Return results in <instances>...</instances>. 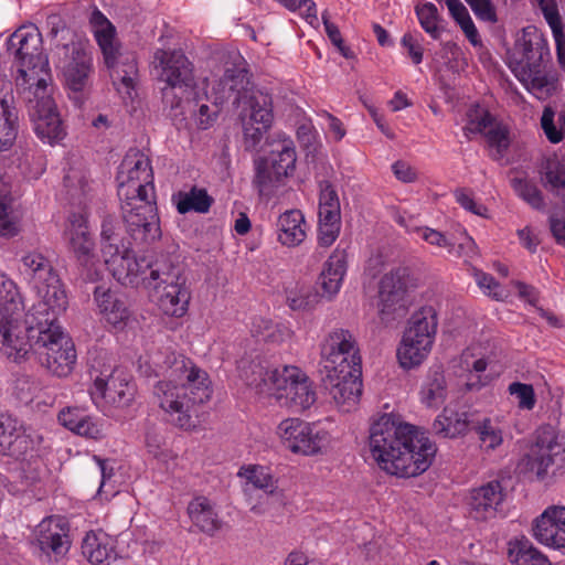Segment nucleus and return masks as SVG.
<instances>
[{"label": "nucleus", "instance_id": "obj_1", "mask_svg": "<svg viewBox=\"0 0 565 565\" xmlns=\"http://www.w3.org/2000/svg\"><path fill=\"white\" fill-rule=\"evenodd\" d=\"M58 316L24 313L17 285L0 275V351L9 359L20 362L34 352L53 375H70L77 354L73 340L57 324Z\"/></svg>", "mask_w": 565, "mask_h": 565}, {"label": "nucleus", "instance_id": "obj_2", "mask_svg": "<svg viewBox=\"0 0 565 565\" xmlns=\"http://www.w3.org/2000/svg\"><path fill=\"white\" fill-rule=\"evenodd\" d=\"M369 448L382 470L402 478L425 472L437 451L425 431L394 414H383L371 425Z\"/></svg>", "mask_w": 565, "mask_h": 565}, {"label": "nucleus", "instance_id": "obj_3", "mask_svg": "<svg viewBox=\"0 0 565 565\" xmlns=\"http://www.w3.org/2000/svg\"><path fill=\"white\" fill-rule=\"evenodd\" d=\"M153 363L159 367L156 375L164 377L153 386V396L167 420L184 430L194 428L198 406L212 396L207 373L174 352L167 353L162 363L159 356L153 359Z\"/></svg>", "mask_w": 565, "mask_h": 565}, {"label": "nucleus", "instance_id": "obj_4", "mask_svg": "<svg viewBox=\"0 0 565 565\" xmlns=\"http://www.w3.org/2000/svg\"><path fill=\"white\" fill-rule=\"evenodd\" d=\"M242 377L257 393L274 395L297 412L308 409L316 402L311 381L297 366L274 367L266 361H252Z\"/></svg>", "mask_w": 565, "mask_h": 565}, {"label": "nucleus", "instance_id": "obj_5", "mask_svg": "<svg viewBox=\"0 0 565 565\" xmlns=\"http://www.w3.org/2000/svg\"><path fill=\"white\" fill-rule=\"evenodd\" d=\"M550 60L546 38L535 26H527L514 44L509 67L527 92L539 99H546L557 87V78L545 71Z\"/></svg>", "mask_w": 565, "mask_h": 565}, {"label": "nucleus", "instance_id": "obj_6", "mask_svg": "<svg viewBox=\"0 0 565 565\" xmlns=\"http://www.w3.org/2000/svg\"><path fill=\"white\" fill-rule=\"evenodd\" d=\"M7 50L18 65L15 78L20 94L50 85L49 58L42 50V36L36 29L20 28L7 41Z\"/></svg>", "mask_w": 565, "mask_h": 565}, {"label": "nucleus", "instance_id": "obj_7", "mask_svg": "<svg viewBox=\"0 0 565 565\" xmlns=\"http://www.w3.org/2000/svg\"><path fill=\"white\" fill-rule=\"evenodd\" d=\"M21 263L23 274L40 298L28 313L36 317L63 313L67 308V296L51 257L41 250H32L22 256Z\"/></svg>", "mask_w": 565, "mask_h": 565}, {"label": "nucleus", "instance_id": "obj_8", "mask_svg": "<svg viewBox=\"0 0 565 565\" xmlns=\"http://www.w3.org/2000/svg\"><path fill=\"white\" fill-rule=\"evenodd\" d=\"M160 266L152 270L148 289L154 292L158 307L166 316L181 318L188 312L191 299L186 277L177 257Z\"/></svg>", "mask_w": 565, "mask_h": 565}, {"label": "nucleus", "instance_id": "obj_9", "mask_svg": "<svg viewBox=\"0 0 565 565\" xmlns=\"http://www.w3.org/2000/svg\"><path fill=\"white\" fill-rule=\"evenodd\" d=\"M153 67L158 79L166 86L162 88L163 99L170 102L171 107H178L184 98H189L195 87L193 64L181 50L158 49L153 54Z\"/></svg>", "mask_w": 565, "mask_h": 565}, {"label": "nucleus", "instance_id": "obj_10", "mask_svg": "<svg viewBox=\"0 0 565 565\" xmlns=\"http://www.w3.org/2000/svg\"><path fill=\"white\" fill-rule=\"evenodd\" d=\"M103 256L113 277L124 286H138L142 284L148 289V279L152 277V270L160 265H168L173 256L160 254L156 257H138L130 248L120 250L117 244H106Z\"/></svg>", "mask_w": 565, "mask_h": 565}, {"label": "nucleus", "instance_id": "obj_11", "mask_svg": "<svg viewBox=\"0 0 565 565\" xmlns=\"http://www.w3.org/2000/svg\"><path fill=\"white\" fill-rule=\"evenodd\" d=\"M110 78L116 89L127 97H132L138 76L137 58L132 52H121L116 43V29L111 24L94 32Z\"/></svg>", "mask_w": 565, "mask_h": 565}, {"label": "nucleus", "instance_id": "obj_12", "mask_svg": "<svg viewBox=\"0 0 565 565\" xmlns=\"http://www.w3.org/2000/svg\"><path fill=\"white\" fill-rule=\"evenodd\" d=\"M117 194L121 202L156 199L150 159L140 151L125 156L117 173Z\"/></svg>", "mask_w": 565, "mask_h": 565}, {"label": "nucleus", "instance_id": "obj_13", "mask_svg": "<svg viewBox=\"0 0 565 565\" xmlns=\"http://www.w3.org/2000/svg\"><path fill=\"white\" fill-rule=\"evenodd\" d=\"M297 154L291 140L278 142L270 153L255 161L254 186L260 195H270L282 180L292 175Z\"/></svg>", "mask_w": 565, "mask_h": 565}, {"label": "nucleus", "instance_id": "obj_14", "mask_svg": "<svg viewBox=\"0 0 565 565\" xmlns=\"http://www.w3.org/2000/svg\"><path fill=\"white\" fill-rule=\"evenodd\" d=\"M121 213L131 245L142 249L161 237L156 199L121 202Z\"/></svg>", "mask_w": 565, "mask_h": 565}, {"label": "nucleus", "instance_id": "obj_15", "mask_svg": "<svg viewBox=\"0 0 565 565\" xmlns=\"http://www.w3.org/2000/svg\"><path fill=\"white\" fill-rule=\"evenodd\" d=\"M565 460V448L558 441V436L552 426H542L535 433L534 443L529 452L519 461L518 468L522 472H531L539 480H543L548 469Z\"/></svg>", "mask_w": 565, "mask_h": 565}, {"label": "nucleus", "instance_id": "obj_16", "mask_svg": "<svg viewBox=\"0 0 565 565\" xmlns=\"http://www.w3.org/2000/svg\"><path fill=\"white\" fill-rule=\"evenodd\" d=\"M50 85L22 93L36 136L53 145L63 139L65 131L50 93Z\"/></svg>", "mask_w": 565, "mask_h": 565}, {"label": "nucleus", "instance_id": "obj_17", "mask_svg": "<svg viewBox=\"0 0 565 565\" xmlns=\"http://www.w3.org/2000/svg\"><path fill=\"white\" fill-rule=\"evenodd\" d=\"M323 372H343L345 369H361V356L356 340L351 331L342 328L330 331L320 347Z\"/></svg>", "mask_w": 565, "mask_h": 565}, {"label": "nucleus", "instance_id": "obj_18", "mask_svg": "<svg viewBox=\"0 0 565 565\" xmlns=\"http://www.w3.org/2000/svg\"><path fill=\"white\" fill-rule=\"evenodd\" d=\"M277 435L285 447L295 454L306 456L321 451L328 440V433L299 418H286L277 427Z\"/></svg>", "mask_w": 565, "mask_h": 565}, {"label": "nucleus", "instance_id": "obj_19", "mask_svg": "<svg viewBox=\"0 0 565 565\" xmlns=\"http://www.w3.org/2000/svg\"><path fill=\"white\" fill-rule=\"evenodd\" d=\"M70 523L62 516L51 515L35 527V543L47 562H60L68 553L72 540Z\"/></svg>", "mask_w": 565, "mask_h": 565}, {"label": "nucleus", "instance_id": "obj_20", "mask_svg": "<svg viewBox=\"0 0 565 565\" xmlns=\"http://www.w3.org/2000/svg\"><path fill=\"white\" fill-rule=\"evenodd\" d=\"M406 268H395L386 273L379 282V315L388 323L405 313Z\"/></svg>", "mask_w": 565, "mask_h": 565}, {"label": "nucleus", "instance_id": "obj_21", "mask_svg": "<svg viewBox=\"0 0 565 565\" xmlns=\"http://www.w3.org/2000/svg\"><path fill=\"white\" fill-rule=\"evenodd\" d=\"M323 383L335 406L349 413L358 406L362 395V367L345 369L343 372H323Z\"/></svg>", "mask_w": 565, "mask_h": 565}, {"label": "nucleus", "instance_id": "obj_22", "mask_svg": "<svg viewBox=\"0 0 565 565\" xmlns=\"http://www.w3.org/2000/svg\"><path fill=\"white\" fill-rule=\"evenodd\" d=\"M63 58H60L61 68L65 84L73 93L84 92L89 84L93 61L88 52L81 43L71 42L62 44Z\"/></svg>", "mask_w": 565, "mask_h": 565}, {"label": "nucleus", "instance_id": "obj_23", "mask_svg": "<svg viewBox=\"0 0 565 565\" xmlns=\"http://www.w3.org/2000/svg\"><path fill=\"white\" fill-rule=\"evenodd\" d=\"M135 384L121 371L113 372L107 380L96 377L90 388L95 404L98 398L117 408L128 407L135 398Z\"/></svg>", "mask_w": 565, "mask_h": 565}, {"label": "nucleus", "instance_id": "obj_24", "mask_svg": "<svg viewBox=\"0 0 565 565\" xmlns=\"http://www.w3.org/2000/svg\"><path fill=\"white\" fill-rule=\"evenodd\" d=\"M64 236L77 263L82 267L92 266L95 259V243L83 214L73 213L68 216Z\"/></svg>", "mask_w": 565, "mask_h": 565}, {"label": "nucleus", "instance_id": "obj_25", "mask_svg": "<svg viewBox=\"0 0 565 565\" xmlns=\"http://www.w3.org/2000/svg\"><path fill=\"white\" fill-rule=\"evenodd\" d=\"M35 447V439L26 433L18 418L0 413V454L20 459Z\"/></svg>", "mask_w": 565, "mask_h": 565}, {"label": "nucleus", "instance_id": "obj_26", "mask_svg": "<svg viewBox=\"0 0 565 565\" xmlns=\"http://www.w3.org/2000/svg\"><path fill=\"white\" fill-rule=\"evenodd\" d=\"M532 534L535 540L548 547H565V508L548 507L532 524Z\"/></svg>", "mask_w": 565, "mask_h": 565}, {"label": "nucleus", "instance_id": "obj_27", "mask_svg": "<svg viewBox=\"0 0 565 565\" xmlns=\"http://www.w3.org/2000/svg\"><path fill=\"white\" fill-rule=\"evenodd\" d=\"M249 85L248 73L245 68H226L223 76L213 86L215 103L231 102L239 107L246 97Z\"/></svg>", "mask_w": 565, "mask_h": 565}, {"label": "nucleus", "instance_id": "obj_28", "mask_svg": "<svg viewBox=\"0 0 565 565\" xmlns=\"http://www.w3.org/2000/svg\"><path fill=\"white\" fill-rule=\"evenodd\" d=\"M18 110L10 82L0 77V151L10 149L18 136Z\"/></svg>", "mask_w": 565, "mask_h": 565}, {"label": "nucleus", "instance_id": "obj_29", "mask_svg": "<svg viewBox=\"0 0 565 565\" xmlns=\"http://www.w3.org/2000/svg\"><path fill=\"white\" fill-rule=\"evenodd\" d=\"M492 122L493 117L488 111L482 110L480 114L477 111L475 118L470 116L469 126L465 128V131L483 132L489 147L493 149L491 157L494 160H500L504 157L510 145L509 131L503 126H492Z\"/></svg>", "mask_w": 565, "mask_h": 565}, {"label": "nucleus", "instance_id": "obj_30", "mask_svg": "<svg viewBox=\"0 0 565 565\" xmlns=\"http://www.w3.org/2000/svg\"><path fill=\"white\" fill-rule=\"evenodd\" d=\"M94 300L99 313L106 322L117 330H122L129 318L130 310L124 299L116 292L103 286H97L94 290Z\"/></svg>", "mask_w": 565, "mask_h": 565}, {"label": "nucleus", "instance_id": "obj_31", "mask_svg": "<svg viewBox=\"0 0 565 565\" xmlns=\"http://www.w3.org/2000/svg\"><path fill=\"white\" fill-rule=\"evenodd\" d=\"M502 500V487L497 480L473 489L469 499L471 518L475 520H487L494 516L497 508Z\"/></svg>", "mask_w": 565, "mask_h": 565}, {"label": "nucleus", "instance_id": "obj_32", "mask_svg": "<svg viewBox=\"0 0 565 565\" xmlns=\"http://www.w3.org/2000/svg\"><path fill=\"white\" fill-rule=\"evenodd\" d=\"M437 324L436 310L430 306L423 307L411 317L403 338L431 350Z\"/></svg>", "mask_w": 565, "mask_h": 565}, {"label": "nucleus", "instance_id": "obj_33", "mask_svg": "<svg viewBox=\"0 0 565 565\" xmlns=\"http://www.w3.org/2000/svg\"><path fill=\"white\" fill-rule=\"evenodd\" d=\"M277 239L287 247L300 245L307 237V223L300 210H289L277 220Z\"/></svg>", "mask_w": 565, "mask_h": 565}, {"label": "nucleus", "instance_id": "obj_34", "mask_svg": "<svg viewBox=\"0 0 565 565\" xmlns=\"http://www.w3.org/2000/svg\"><path fill=\"white\" fill-rule=\"evenodd\" d=\"M472 424V414L444 408L435 418L431 429L435 435L441 438H455L471 430Z\"/></svg>", "mask_w": 565, "mask_h": 565}, {"label": "nucleus", "instance_id": "obj_35", "mask_svg": "<svg viewBox=\"0 0 565 565\" xmlns=\"http://www.w3.org/2000/svg\"><path fill=\"white\" fill-rule=\"evenodd\" d=\"M448 395L447 382L441 366H431L423 380L419 399L428 408L440 407Z\"/></svg>", "mask_w": 565, "mask_h": 565}, {"label": "nucleus", "instance_id": "obj_36", "mask_svg": "<svg viewBox=\"0 0 565 565\" xmlns=\"http://www.w3.org/2000/svg\"><path fill=\"white\" fill-rule=\"evenodd\" d=\"M82 554L95 565H109L116 557L111 539L102 531L86 533L82 542Z\"/></svg>", "mask_w": 565, "mask_h": 565}, {"label": "nucleus", "instance_id": "obj_37", "mask_svg": "<svg viewBox=\"0 0 565 565\" xmlns=\"http://www.w3.org/2000/svg\"><path fill=\"white\" fill-rule=\"evenodd\" d=\"M58 422L71 431L87 438L98 439L103 436L96 420L82 408L66 407L58 413Z\"/></svg>", "mask_w": 565, "mask_h": 565}, {"label": "nucleus", "instance_id": "obj_38", "mask_svg": "<svg viewBox=\"0 0 565 565\" xmlns=\"http://www.w3.org/2000/svg\"><path fill=\"white\" fill-rule=\"evenodd\" d=\"M347 273V252L345 249L337 248L329 256L324 269L320 275V285L323 294L328 298H332L339 292L343 277Z\"/></svg>", "mask_w": 565, "mask_h": 565}, {"label": "nucleus", "instance_id": "obj_39", "mask_svg": "<svg viewBox=\"0 0 565 565\" xmlns=\"http://www.w3.org/2000/svg\"><path fill=\"white\" fill-rule=\"evenodd\" d=\"M192 522L202 531L213 534L220 529V521L211 502L204 497L194 498L188 505Z\"/></svg>", "mask_w": 565, "mask_h": 565}, {"label": "nucleus", "instance_id": "obj_40", "mask_svg": "<svg viewBox=\"0 0 565 565\" xmlns=\"http://www.w3.org/2000/svg\"><path fill=\"white\" fill-rule=\"evenodd\" d=\"M420 238L433 246L447 248L450 255L472 256L476 253V244L470 237H467L465 243H460L456 247L445 234L426 226L420 230Z\"/></svg>", "mask_w": 565, "mask_h": 565}, {"label": "nucleus", "instance_id": "obj_41", "mask_svg": "<svg viewBox=\"0 0 565 565\" xmlns=\"http://www.w3.org/2000/svg\"><path fill=\"white\" fill-rule=\"evenodd\" d=\"M509 558L514 565H552L547 556L534 547L529 540L510 543Z\"/></svg>", "mask_w": 565, "mask_h": 565}, {"label": "nucleus", "instance_id": "obj_42", "mask_svg": "<svg viewBox=\"0 0 565 565\" xmlns=\"http://www.w3.org/2000/svg\"><path fill=\"white\" fill-rule=\"evenodd\" d=\"M250 109V121L256 124L271 125L273 100L269 94L260 90H249L243 100Z\"/></svg>", "mask_w": 565, "mask_h": 565}, {"label": "nucleus", "instance_id": "obj_43", "mask_svg": "<svg viewBox=\"0 0 565 565\" xmlns=\"http://www.w3.org/2000/svg\"><path fill=\"white\" fill-rule=\"evenodd\" d=\"M471 430L477 434L480 447L487 452L495 450L503 443L502 429L489 417L473 418Z\"/></svg>", "mask_w": 565, "mask_h": 565}, {"label": "nucleus", "instance_id": "obj_44", "mask_svg": "<svg viewBox=\"0 0 565 565\" xmlns=\"http://www.w3.org/2000/svg\"><path fill=\"white\" fill-rule=\"evenodd\" d=\"M212 203L213 199L207 194V191L196 186H193L189 192H179L177 195V210L180 214L190 211L206 213Z\"/></svg>", "mask_w": 565, "mask_h": 565}, {"label": "nucleus", "instance_id": "obj_45", "mask_svg": "<svg viewBox=\"0 0 565 565\" xmlns=\"http://www.w3.org/2000/svg\"><path fill=\"white\" fill-rule=\"evenodd\" d=\"M469 353H462L460 366L467 371L465 386L468 391H478L488 383V376L484 375L487 361L484 359L473 360Z\"/></svg>", "mask_w": 565, "mask_h": 565}, {"label": "nucleus", "instance_id": "obj_46", "mask_svg": "<svg viewBox=\"0 0 565 565\" xmlns=\"http://www.w3.org/2000/svg\"><path fill=\"white\" fill-rule=\"evenodd\" d=\"M429 352L430 349L403 338L396 355L401 367L412 370L419 366L427 359Z\"/></svg>", "mask_w": 565, "mask_h": 565}, {"label": "nucleus", "instance_id": "obj_47", "mask_svg": "<svg viewBox=\"0 0 565 565\" xmlns=\"http://www.w3.org/2000/svg\"><path fill=\"white\" fill-rule=\"evenodd\" d=\"M446 6L454 18V20L460 25L462 32L473 46L481 44V40L478 30L467 10L460 0H446Z\"/></svg>", "mask_w": 565, "mask_h": 565}, {"label": "nucleus", "instance_id": "obj_48", "mask_svg": "<svg viewBox=\"0 0 565 565\" xmlns=\"http://www.w3.org/2000/svg\"><path fill=\"white\" fill-rule=\"evenodd\" d=\"M415 13L423 30L434 40H438L444 31L441 17L437 7L431 2L415 7Z\"/></svg>", "mask_w": 565, "mask_h": 565}, {"label": "nucleus", "instance_id": "obj_49", "mask_svg": "<svg viewBox=\"0 0 565 565\" xmlns=\"http://www.w3.org/2000/svg\"><path fill=\"white\" fill-rule=\"evenodd\" d=\"M11 202L10 185L0 179V236L12 237L19 233L17 222L10 217Z\"/></svg>", "mask_w": 565, "mask_h": 565}, {"label": "nucleus", "instance_id": "obj_50", "mask_svg": "<svg viewBox=\"0 0 565 565\" xmlns=\"http://www.w3.org/2000/svg\"><path fill=\"white\" fill-rule=\"evenodd\" d=\"M541 127L552 143L559 142L565 137V111H561L557 115L551 106H545L542 117Z\"/></svg>", "mask_w": 565, "mask_h": 565}, {"label": "nucleus", "instance_id": "obj_51", "mask_svg": "<svg viewBox=\"0 0 565 565\" xmlns=\"http://www.w3.org/2000/svg\"><path fill=\"white\" fill-rule=\"evenodd\" d=\"M542 180L551 190L565 189V163L556 157L546 158L541 166Z\"/></svg>", "mask_w": 565, "mask_h": 565}, {"label": "nucleus", "instance_id": "obj_52", "mask_svg": "<svg viewBox=\"0 0 565 565\" xmlns=\"http://www.w3.org/2000/svg\"><path fill=\"white\" fill-rule=\"evenodd\" d=\"M511 185L516 195L533 209L541 210L544 207L545 203L542 192L533 181L527 180L526 178H513L511 180Z\"/></svg>", "mask_w": 565, "mask_h": 565}, {"label": "nucleus", "instance_id": "obj_53", "mask_svg": "<svg viewBox=\"0 0 565 565\" xmlns=\"http://www.w3.org/2000/svg\"><path fill=\"white\" fill-rule=\"evenodd\" d=\"M63 182L66 193L74 204H81L90 190L87 178L79 170L71 169L64 177Z\"/></svg>", "mask_w": 565, "mask_h": 565}, {"label": "nucleus", "instance_id": "obj_54", "mask_svg": "<svg viewBox=\"0 0 565 565\" xmlns=\"http://www.w3.org/2000/svg\"><path fill=\"white\" fill-rule=\"evenodd\" d=\"M239 475L244 476L247 482L254 488L260 489L266 493H274L276 489L275 479L268 470L262 466L245 468L243 472H239Z\"/></svg>", "mask_w": 565, "mask_h": 565}, {"label": "nucleus", "instance_id": "obj_55", "mask_svg": "<svg viewBox=\"0 0 565 565\" xmlns=\"http://www.w3.org/2000/svg\"><path fill=\"white\" fill-rule=\"evenodd\" d=\"M252 333L266 342H277L281 340V331L271 320L258 317L253 320Z\"/></svg>", "mask_w": 565, "mask_h": 565}, {"label": "nucleus", "instance_id": "obj_56", "mask_svg": "<svg viewBox=\"0 0 565 565\" xmlns=\"http://www.w3.org/2000/svg\"><path fill=\"white\" fill-rule=\"evenodd\" d=\"M509 392L516 396L520 408L531 411L535 406V393L531 384L513 382L509 385Z\"/></svg>", "mask_w": 565, "mask_h": 565}, {"label": "nucleus", "instance_id": "obj_57", "mask_svg": "<svg viewBox=\"0 0 565 565\" xmlns=\"http://www.w3.org/2000/svg\"><path fill=\"white\" fill-rule=\"evenodd\" d=\"M454 195L456 198L457 203L465 210L479 216L487 215L488 209L483 204L477 203L475 201L473 193L471 190L466 188L457 189L454 192Z\"/></svg>", "mask_w": 565, "mask_h": 565}, {"label": "nucleus", "instance_id": "obj_58", "mask_svg": "<svg viewBox=\"0 0 565 565\" xmlns=\"http://www.w3.org/2000/svg\"><path fill=\"white\" fill-rule=\"evenodd\" d=\"M476 281L478 286L484 290V292L495 300H502L507 294L500 284L494 279L493 276L483 271H476Z\"/></svg>", "mask_w": 565, "mask_h": 565}, {"label": "nucleus", "instance_id": "obj_59", "mask_svg": "<svg viewBox=\"0 0 565 565\" xmlns=\"http://www.w3.org/2000/svg\"><path fill=\"white\" fill-rule=\"evenodd\" d=\"M255 121H245L243 124L244 143L246 149L255 148L263 139L264 134L268 130L270 125L257 124Z\"/></svg>", "mask_w": 565, "mask_h": 565}, {"label": "nucleus", "instance_id": "obj_60", "mask_svg": "<svg viewBox=\"0 0 565 565\" xmlns=\"http://www.w3.org/2000/svg\"><path fill=\"white\" fill-rule=\"evenodd\" d=\"M476 14L482 21L497 22L495 8L491 0H465Z\"/></svg>", "mask_w": 565, "mask_h": 565}, {"label": "nucleus", "instance_id": "obj_61", "mask_svg": "<svg viewBox=\"0 0 565 565\" xmlns=\"http://www.w3.org/2000/svg\"><path fill=\"white\" fill-rule=\"evenodd\" d=\"M341 223L318 222V243L322 247L331 246L338 238Z\"/></svg>", "mask_w": 565, "mask_h": 565}, {"label": "nucleus", "instance_id": "obj_62", "mask_svg": "<svg viewBox=\"0 0 565 565\" xmlns=\"http://www.w3.org/2000/svg\"><path fill=\"white\" fill-rule=\"evenodd\" d=\"M319 209H340L338 193L329 181L320 183Z\"/></svg>", "mask_w": 565, "mask_h": 565}, {"label": "nucleus", "instance_id": "obj_63", "mask_svg": "<svg viewBox=\"0 0 565 565\" xmlns=\"http://www.w3.org/2000/svg\"><path fill=\"white\" fill-rule=\"evenodd\" d=\"M316 295H311L308 290L290 291L287 296V303L292 310H310Z\"/></svg>", "mask_w": 565, "mask_h": 565}, {"label": "nucleus", "instance_id": "obj_64", "mask_svg": "<svg viewBox=\"0 0 565 565\" xmlns=\"http://www.w3.org/2000/svg\"><path fill=\"white\" fill-rule=\"evenodd\" d=\"M402 46L407 51L408 56L414 64H420L423 61V46L418 39L412 33H405L401 41Z\"/></svg>", "mask_w": 565, "mask_h": 565}]
</instances>
